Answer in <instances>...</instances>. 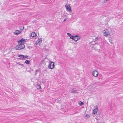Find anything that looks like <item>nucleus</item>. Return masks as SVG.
Segmentation results:
<instances>
[{
	"label": "nucleus",
	"mask_w": 123,
	"mask_h": 123,
	"mask_svg": "<svg viewBox=\"0 0 123 123\" xmlns=\"http://www.w3.org/2000/svg\"><path fill=\"white\" fill-rule=\"evenodd\" d=\"M25 45L23 44H20L17 46L16 47V50H20L24 49L25 48Z\"/></svg>",
	"instance_id": "obj_1"
},
{
	"label": "nucleus",
	"mask_w": 123,
	"mask_h": 123,
	"mask_svg": "<svg viewBox=\"0 0 123 123\" xmlns=\"http://www.w3.org/2000/svg\"><path fill=\"white\" fill-rule=\"evenodd\" d=\"M102 33L104 36L107 37L108 35H109L110 33L108 30L106 29H105L102 32Z\"/></svg>",
	"instance_id": "obj_2"
},
{
	"label": "nucleus",
	"mask_w": 123,
	"mask_h": 123,
	"mask_svg": "<svg viewBox=\"0 0 123 123\" xmlns=\"http://www.w3.org/2000/svg\"><path fill=\"white\" fill-rule=\"evenodd\" d=\"M97 47L98 48H96L94 46L93 47H92V50H95V51L97 50L98 51H99L100 50V45H99L98 44H97Z\"/></svg>",
	"instance_id": "obj_3"
},
{
	"label": "nucleus",
	"mask_w": 123,
	"mask_h": 123,
	"mask_svg": "<svg viewBox=\"0 0 123 123\" xmlns=\"http://www.w3.org/2000/svg\"><path fill=\"white\" fill-rule=\"evenodd\" d=\"M65 7H66V10L68 12H71L72 11L71 8L70 6L68 5H65Z\"/></svg>",
	"instance_id": "obj_4"
},
{
	"label": "nucleus",
	"mask_w": 123,
	"mask_h": 123,
	"mask_svg": "<svg viewBox=\"0 0 123 123\" xmlns=\"http://www.w3.org/2000/svg\"><path fill=\"white\" fill-rule=\"evenodd\" d=\"M54 62H50L48 66V68L50 69H52L54 68Z\"/></svg>",
	"instance_id": "obj_5"
},
{
	"label": "nucleus",
	"mask_w": 123,
	"mask_h": 123,
	"mask_svg": "<svg viewBox=\"0 0 123 123\" xmlns=\"http://www.w3.org/2000/svg\"><path fill=\"white\" fill-rule=\"evenodd\" d=\"M92 74L93 76L97 77L98 76V73L97 71L95 70L92 72Z\"/></svg>",
	"instance_id": "obj_6"
},
{
	"label": "nucleus",
	"mask_w": 123,
	"mask_h": 123,
	"mask_svg": "<svg viewBox=\"0 0 123 123\" xmlns=\"http://www.w3.org/2000/svg\"><path fill=\"white\" fill-rule=\"evenodd\" d=\"M69 92H70L72 93H77V92L76 90H75L74 89H71L69 90Z\"/></svg>",
	"instance_id": "obj_7"
},
{
	"label": "nucleus",
	"mask_w": 123,
	"mask_h": 123,
	"mask_svg": "<svg viewBox=\"0 0 123 123\" xmlns=\"http://www.w3.org/2000/svg\"><path fill=\"white\" fill-rule=\"evenodd\" d=\"M42 41V39H39L36 42V44L37 45H39L41 43Z\"/></svg>",
	"instance_id": "obj_8"
},
{
	"label": "nucleus",
	"mask_w": 123,
	"mask_h": 123,
	"mask_svg": "<svg viewBox=\"0 0 123 123\" xmlns=\"http://www.w3.org/2000/svg\"><path fill=\"white\" fill-rule=\"evenodd\" d=\"M21 33V32L19 30H16L15 32L14 33V34L16 35H18Z\"/></svg>",
	"instance_id": "obj_9"
},
{
	"label": "nucleus",
	"mask_w": 123,
	"mask_h": 123,
	"mask_svg": "<svg viewBox=\"0 0 123 123\" xmlns=\"http://www.w3.org/2000/svg\"><path fill=\"white\" fill-rule=\"evenodd\" d=\"M98 111V109L97 108V107H96L94 110H93V113L94 114H95L97 113V111Z\"/></svg>",
	"instance_id": "obj_10"
},
{
	"label": "nucleus",
	"mask_w": 123,
	"mask_h": 123,
	"mask_svg": "<svg viewBox=\"0 0 123 123\" xmlns=\"http://www.w3.org/2000/svg\"><path fill=\"white\" fill-rule=\"evenodd\" d=\"M95 40L94 41H99L101 40V38L100 37H97L95 39Z\"/></svg>",
	"instance_id": "obj_11"
},
{
	"label": "nucleus",
	"mask_w": 123,
	"mask_h": 123,
	"mask_svg": "<svg viewBox=\"0 0 123 123\" xmlns=\"http://www.w3.org/2000/svg\"><path fill=\"white\" fill-rule=\"evenodd\" d=\"M25 41V39H23V38H22L19 41H18V42L19 43H24V42Z\"/></svg>",
	"instance_id": "obj_12"
},
{
	"label": "nucleus",
	"mask_w": 123,
	"mask_h": 123,
	"mask_svg": "<svg viewBox=\"0 0 123 123\" xmlns=\"http://www.w3.org/2000/svg\"><path fill=\"white\" fill-rule=\"evenodd\" d=\"M31 36L32 37H35L36 36V35L35 32H33L31 33Z\"/></svg>",
	"instance_id": "obj_13"
},
{
	"label": "nucleus",
	"mask_w": 123,
	"mask_h": 123,
	"mask_svg": "<svg viewBox=\"0 0 123 123\" xmlns=\"http://www.w3.org/2000/svg\"><path fill=\"white\" fill-rule=\"evenodd\" d=\"M72 39L73 40H74L75 41H77L78 40V39L77 38V37L74 36L72 37Z\"/></svg>",
	"instance_id": "obj_14"
},
{
	"label": "nucleus",
	"mask_w": 123,
	"mask_h": 123,
	"mask_svg": "<svg viewBox=\"0 0 123 123\" xmlns=\"http://www.w3.org/2000/svg\"><path fill=\"white\" fill-rule=\"evenodd\" d=\"M90 118V116L89 115L87 114L85 116L84 118L86 119Z\"/></svg>",
	"instance_id": "obj_15"
},
{
	"label": "nucleus",
	"mask_w": 123,
	"mask_h": 123,
	"mask_svg": "<svg viewBox=\"0 0 123 123\" xmlns=\"http://www.w3.org/2000/svg\"><path fill=\"white\" fill-rule=\"evenodd\" d=\"M30 62V61L28 60H26L25 62V63L26 64H29Z\"/></svg>",
	"instance_id": "obj_16"
},
{
	"label": "nucleus",
	"mask_w": 123,
	"mask_h": 123,
	"mask_svg": "<svg viewBox=\"0 0 123 123\" xmlns=\"http://www.w3.org/2000/svg\"><path fill=\"white\" fill-rule=\"evenodd\" d=\"M79 104L80 106H81L83 105L84 103L81 101H79Z\"/></svg>",
	"instance_id": "obj_17"
},
{
	"label": "nucleus",
	"mask_w": 123,
	"mask_h": 123,
	"mask_svg": "<svg viewBox=\"0 0 123 123\" xmlns=\"http://www.w3.org/2000/svg\"><path fill=\"white\" fill-rule=\"evenodd\" d=\"M36 87L38 89H40L41 88V87L39 85H37L36 86Z\"/></svg>",
	"instance_id": "obj_18"
},
{
	"label": "nucleus",
	"mask_w": 123,
	"mask_h": 123,
	"mask_svg": "<svg viewBox=\"0 0 123 123\" xmlns=\"http://www.w3.org/2000/svg\"><path fill=\"white\" fill-rule=\"evenodd\" d=\"M20 30H22L24 29V27L23 26H21L20 27Z\"/></svg>",
	"instance_id": "obj_19"
},
{
	"label": "nucleus",
	"mask_w": 123,
	"mask_h": 123,
	"mask_svg": "<svg viewBox=\"0 0 123 123\" xmlns=\"http://www.w3.org/2000/svg\"><path fill=\"white\" fill-rule=\"evenodd\" d=\"M28 57V56L27 55L25 56V55H23V57L24 58H27Z\"/></svg>",
	"instance_id": "obj_20"
},
{
	"label": "nucleus",
	"mask_w": 123,
	"mask_h": 123,
	"mask_svg": "<svg viewBox=\"0 0 123 123\" xmlns=\"http://www.w3.org/2000/svg\"><path fill=\"white\" fill-rule=\"evenodd\" d=\"M67 34L70 37H72V36L71 35V34H70V33H67Z\"/></svg>",
	"instance_id": "obj_21"
},
{
	"label": "nucleus",
	"mask_w": 123,
	"mask_h": 123,
	"mask_svg": "<svg viewBox=\"0 0 123 123\" xmlns=\"http://www.w3.org/2000/svg\"><path fill=\"white\" fill-rule=\"evenodd\" d=\"M20 63H17V64H18L19 65H21V66H22V67L23 66V64H20Z\"/></svg>",
	"instance_id": "obj_22"
},
{
	"label": "nucleus",
	"mask_w": 123,
	"mask_h": 123,
	"mask_svg": "<svg viewBox=\"0 0 123 123\" xmlns=\"http://www.w3.org/2000/svg\"><path fill=\"white\" fill-rule=\"evenodd\" d=\"M23 55H18V56L20 57H23Z\"/></svg>",
	"instance_id": "obj_23"
},
{
	"label": "nucleus",
	"mask_w": 123,
	"mask_h": 123,
	"mask_svg": "<svg viewBox=\"0 0 123 123\" xmlns=\"http://www.w3.org/2000/svg\"><path fill=\"white\" fill-rule=\"evenodd\" d=\"M77 38L78 39V40L80 39V37L79 36H78L77 37Z\"/></svg>",
	"instance_id": "obj_24"
},
{
	"label": "nucleus",
	"mask_w": 123,
	"mask_h": 123,
	"mask_svg": "<svg viewBox=\"0 0 123 123\" xmlns=\"http://www.w3.org/2000/svg\"><path fill=\"white\" fill-rule=\"evenodd\" d=\"M97 44H96V45H95L94 46L95 47H96V48H98L97 47Z\"/></svg>",
	"instance_id": "obj_25"
},
{
	"label": "nucleus",
	"mask_w": 123,
	"mask_h": 123,
	"mask_svg": "<svg viewBox=\"0 0 123 123\" xmlns=\"http://www.w3.org/2000/svg\"><path fill=\"white\" fill-rule=\"evenodd\" d=\"M74 36H72V37H70V38L71 39H72V38Z\"/></svg>",
	"instance_id": "obj_26"
},
{
	"label": "nucleus",
	"mask_w": 123,
	"mask_h": 123,
	"mask_svg": "<svg viewBox=\"0 0 123 123\" xmlns=\"http://www.w3.org/2000/svg\"><path fill=\"white\" fill-rule=\"evenodd\" d=\"M74 37H77L78 36L77 35H75V36H74Z\"/></svg>",
	"instance_id": "obj_27"
},
{
	"label": "nucleus",
	"mask_w": 123,
	"mask_h": 123,
	"mask_svg": "<svg viewBox=\"0 0 123 123\" xmlns=\"http://www.w3.org/2000/svg\"><path fill=\"white\" fill-rule=\"evenodd\" d=\"M37 74V72H36L35 73V75H36V74Z\"/></svg>",
	"instance_id": "obj_28"
},
{
	"label": "nucleus",
	"mask_w": 123,
	"mask_h": 123,
	"mask_svg": "<svg viewBox=\"0 0 123 123\" xmlns=\"http://www.w3.org/2000/svg\"><path fill=\"white\" fill-rule=\"evenodd\" d=\"M66 20V19H65L63 21V22H64Z\"/></svg>",
	"instance_id": "obj_29"
},
{
	"label": "nucleus",
	"mask_w": 123,
	"mask_h": 123,
	"mask_svg": "<svg viewBox=\"0 0 123 123\" xmlns=\"http://www.w3.org/2000/svg\"><path fill=\"white\" fill-rule=\"evenodd\" d=\"M110 0H106V1H107Z\"/></svg>",
	"instance_id": "obj_30"
},
{
	"label": "nucleus",
	"mask_w": 123,
	"mask_h": 123,
	"mask_svg": "<svg viewBox=\"0 0 123 123\" xmlns=\"http://www.w3.org/2000/svg\"><path fill=\"white\" fill-rule=\"evenodd\" d=\"M37 70H36V72H37Z\"/></svg>",
	"instance_id": "obj_31"
},
{
	"label": "nucleus",
	"mask_w": 123,
	"mask_h": 123,
	"mask_svg": "<svg viewBox=\"0 0 123 123\" xmlns=\"http://www.w3.org/2000/svg\"><path fill=\"white\" fill-rule=\"evenodd\" d=\"M30 38H31V37H30Z\"/></svg>",
	"instance_id": "obj_32"
},
{
	"label": "nucleus",
	"mask_w": 123,
	"mask_h": 123,
	"mask_svg": "<svg viewBox=\"0 0 123 123\" xmlns=\"http://www.w3.org/2000/svg\"><path fill=\"white\" fill-rule=\"evenodd\" d=\"M19 59H20V58H19Z\"/></svg>",
	"instance_id": "obj_33"
}]
</instances>
